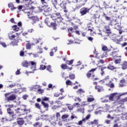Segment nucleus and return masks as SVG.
I'll use <instances>...</instances> for the list:
<instances>
[{"label":"nucleus","instance_id":"nucleus-40","mask_svg":"<svg viewBox=\"0 0 127 127\" xmlns=\"http://www.w3.org/2000/svg\"><path fill=\"white\" fill-rule=\"evenodd\" d=\"M35 107L38 110H41V106L38 103H36L35 104Z\"/></svg>","mask_w":127,"mask_h":127},{"label":"nucleus","instance_id":"nucleus-44","mask_svg":"<svg viewBox=\"0 0 127 127\" xmlns=\"http://www.w3.org/2000/svg\"><path fill=\"white\" fill-rule=\"evenodd\" d=\"M17 123L19 126H22L24 124V120H19Z\"/></svg>","mask_w":127,"mask_h":127},{"label":"nucleus","instance_id":"nucleus-28","mask_svg":"<svg viewBox=\"0 0 127 127\" xmlns=\"http://www.w3.org/2000/svg\"><path fill=\"white\" fill-rule=\"evenodd\" d=\"M91 126H98L99 125V120H94L93 121L90 122Z\"/></svg>","mask_w":127,"mask_h":127},{"label":"nucleus","instance_id":"nucleus-27","mask_svg":"<svg viewBox=\"0 0 127 127\" xmlns=\"http://www.w3.org/2000/svg\"><path fill=\"white\" fill-rule=\"evenodd\" d=\"M57 51V47H54V48L52 49L51 50V52L50 53V56H53L54 55V52H56Z\"/></svg>","mask_w":127,"mask_h":127},{"label":"nucleus","instance_id":"nucleus-36","mask_svg":"<svg viewBox=\"0 0 127 127\" xmlns=\"http://www.w3.org/2000/svg\"><path fill=\"white\" fill-rule=\"evenodd\" d=\"M5 107L8 108L7 110H11L12 108L14 107V105L13 104H9V105H6Z\"/></svg>","mask_w":127,"mask_h":127},{"label":"nucleus","instance_id":"nucleus-18","mask_svg":"<svg viewBox=\"0 0 127 127\" xmlns=\"http://www.w3.org/2000/svg\"><path fill=\"white\" fill-rule=\"evenodd\" d=\"M110 114L107 115V119H111V120H114V116H115V112L111 111H109Z\"/></svg>","mask_w":127,"mask_h":127},{"label":"nucleus","instance_id":"nucleus-64","mask_svg":"<svg viewBox=\"0 0 127 127\" xmlns=\"http://www.w3.org/2000/svg\"><path fill=\"white\" fill-rule=\"evenodd\" d=\"M10 21L12 23H14L15 24V23H15V22H14V18H11L10 20Z\"/></svg>","mask_w":127,"mask_h":127},{"label":"nucleus","instance_id":"nucleus-47","mask_svg":"<svg viewBox=\"0 0 127 127\" xmlns=\"http://www.w3.org/2000/svg\"><path fill=\"white\" fill-rule=\"evenodd\" d=\"M41 1L44 6H45L46 7H48V5L47 4V3H46V2H45V0H41Z\"/></svg>","mask_w":127,"mask_h":127},{"label":"nucleus","instance_id":"nucleus-2","mask_svg":"<svg viewBox=\"0 0 127 127\" xmlns=\"http://www.w3.org/2000/svg\"><path fill=\"white\" fill-rule=\"evenodd\" d=\"M5 101L6 103H10L16 100V95L13 94H10V93H6L4 95Z\"/></svg>","mask_w":127,"mask_h":127},{"label":"nucleus","instance_id":"nucleus-43","mask_svg":"<svg viewBox=\"0 0 127 127\" xmlns=\"http://www.w3.org/2000/svg\"><path fill=\"white\" fill-rule=\"evenodd\" d=\"M29 63H30V65L31 64V66H33V67H34V68H35V67H36V63L33 61H29Z\"/></svg>","mask_w":127,"mask_h":127},{"label":"nucleus","instance_id":"nucleus-51","mask_svg":"<svg viewBox=\"0 0 127 127\" xmlns=\"http://www.w3.org/2000/svg\"><path fill=\"white\" fill-rule=\"evenodd\" d=\"M40 69H41V70H45V69H46V66L42 64L40 65Z\"/></svg>","mask_w":127,"mask_h":127},{"label":"nucleus","instance_id":"nucleus-12","mask_svg":"<svg viewBox=\"0 0 127 127\" xmlns=\"http://www.w3.org/2000/svg\"><path fill=\"white\" fill-rule=\"evenodd\" d=\"M50 11H51L50 8L44 9V15H45V16H49V17H51V15H52V14H50Z\"/></svg>","mask_w":127,"mask_h":127},{"label":"nucleus","instance_id":"nucleus-42","mask_svg":"<svg viewBox=\"0 0 127 127\" xmlns=\"http://www.w3.org/2000/svg\"><path fill=\"white\" fill-rule=\"evenodd\" d=\"M74 102L80 103V102H82V99L79 97H76L74 99Z\"/></svg>","mask_w":127,"mask_h":127},{"label":"nucleus","instance_id":"nucleus-61","mask_svg":"<svg viewBox=\"0 0 127 127\" xmlns=\"http://www.w3.org/2000/svg\"><path fill=\"white\" fill-rule=\"evenodd\" d=\"M120 83L121 84H125V83H126V80L125 79H122L120 80Z\"/></svg>","mask_w":127,"mask_h":127},{"label":"nucleus","instance_id":"nucleus-14","mask_svg":"<svg viewBox=\"0 0 127 127\" xmlns=\"http://www.w3.org/2000/svg\"><path fill=\"white\" fill-rule=\"evenodd\" d=\"M111 56H112L113 59H118V58H121L122 57L119 55L117 51L113 52L111 54Z\"/></svg>","mask_w":127,"mask_h":127},{"label":"nucleus","instance_id":"nucleus-57","mask_svg":"<svg viewBox=\"0 0 127 127\" xmlns=\"http://www.w3.org/2000/svg\"><path fill=\"white\" fill-rule=\"evenodd\" d=\"M20 56L21 57H23V56H24V52H23V51H21L20 52Z\"/></svg>","mask_w":127,"mask_h":127},{"label":"nucleus","instance_id":"nucleus-30","mask_svg":"<svg viewBox=\"0 0 127 127\" xmlns=\"http://www.w3.org/2000/svg\"><path fill=\"white\" fill-rule=\"evenodd\" d=\"M122 69L123 70H126V69H127V62H124L123 64H121Z\"/></svg>","mask_w":127,"mask_h":127},{"label":"nucleus","instance_id":"nucleus-7","mask_svg":"<svg viewBox=\"0 0 127 127\" xmlns=\"http://www.w3.org/2000/svg\"><path fill=\"white\" fill-rule=\"evenodd\" d=\"M91 8H92V7L88 8V7H86L81 8L79 11V13H80L81 16L86 15V14H87V13H89V12H90V10H91Z\"/></svg>","mask_w":127,"mask_h":127},{"label":"nucleus","instance_id":"nucleus-34","mask_svg":"<svg viewBox=\"0 0 127 127\" xmlns=\"http://www.w3.org/2000/svg\"><path fill=\"white\" fill-rule=\"evenodd\" d=\"M115 68H116V66L114 65H112V64H110L108 66H107V69H109V70H111L112 71H114Z\"/></svg>","mask_w":127,"mask_h":127},{"label":"nucleus","instance_id":"nucleus-4","mask_svg":"<svg viewBox=\"0 0 127 127\" xmlns=\"http://www.w3.org/2000/svg\"><path fill=\"white\" fill-rule=\"evenodd\" d=\"M16 36L14 35L9 36L10 40H13V41L11 42V44L13 46H16V45H17V43L19 42V36H18L19 34L16 33Z\"/></svg>","mask_w":127,"mask_h":127},{"label":"nucleus","instance_id":"nucleus-6","mask_svg":"<svg viewBox=\"0 0 127 127\" xmlns=\"http://www.w3.org/2000/svg\"><path fill=\"white\" fill-rule=\"evenodd\" d=\"M97 68H92L86 74V76L87 78H90V77H92V79H93V81H97V80H99V78L95 77V74H94V72L95 71L97 70Z\"/></svg>","mask_w":127,"mask_h":127},{"label":"nucleus","instance_id":"nucleus-50","mask_svg":"<svg viewBox=\"0 0 127 127\" xmlns=\"http://www.w3.org/2000/svg\"><path fill=\"white\" fill-rule=\"evenodd\" d=\"M69 78L70 79V80H74L75 78V75L71 74L69 75Z\"/></svg>","mask_w":127,"mask_h":127},{"label":"nucleus","instance_id":"nucleus-58","mask_svg":"<svg viewBox=\"0 0 127 127\" xmlns=\"http://www.w3.org/2000/svg\"><path fill=\"white\" fill-rule=\"evenodd\" d=\"M74 119H78V117H77V116H74L72 115L70 117V120L73 121V120H74Z\"/></svg>","mask_w":127,"mask_h":127},{"label":"nucleus","instance_id":"nucleus-33","mask_svg":"<svg viewBox=\"0 0 127 127\" xmlns=\"http://www.w3.org/2000/svg\"><path fill=\"white\" fill-rule=\"evenodd\" d=\"M102 51H104V52H107L108 51H110V50L108 48V47L104 45L102 48Z\"/></svg>","mask_w":127,"mask_h":127},{"label":"nucleus","instance_id":"nucleus-60","mask_svg":"<svg viewBox=\"0 0 127 127\" xmlns=\"http://www.w3.org/2000/svg\"><path fill=\"white\" fill-rule=\"evenodd\" d=\"M28 33H32V32H34V30L33 29H30L28 30Z\"/></svg>","mask_w":127,"mask_h":127},{"label":"nucleus","instance_id":"nucleus-29","mask_svg":"<svg viewBox=\"0 0 127 127\" xmlns=\"http://www.w3.org/2000/svg\"><path fill=\"white\" fill-rule=\"evenodd\" d=\"M107 87H109L110 88H115V84L112 81H110L108 83L106 84Z\"/></svg>","mask_w":127,"mask_h":127},{"label":"nucleus","instance_id":"nucleus-21","mask_svg":"<svg viewBox=\"0 0 127 127\" xmlns=\"http://www.w3.org/2000/svg\"><path fill=\"white\" fill-rule=\"evenodd\" d=\"M113 72L115 73V74H119V73H121V72H122V68L121 67H115V68H114Z\"/></svg>","mask_w":127,"mask_h":127},{"label":"nucleus","instance_id":"nucleus-45","mask_svg":"<svg viewBox=\"0 0 127 127\" xmlns=\"http://www.w3.org/2000/svg\"><path fill=\"white\" fill-rule=\"evenodd\" d=\"M66 106H67V108L68 110H69V111H72V110H73V106H72V105L67 104H66Z\"/></svg>","mask_w":127,"mask_h":127},{"label":"nucleus","instance_id":"nucleus-13","mask_svg":"<svg viewBox=\"0 0 127 127\" xmlns=\"http://www.w3.org/2000/svg\"><path fill=\"white\" fill-rule=\"evenodd\" d=\"M37 49H38V50H39V52H38L37 53V54H33V56H34V57L35 58H36V57H39V56H38L39 54H42V53H43V51H42L43 49H42V48H41V46H38L37 47Z\"/></svg>","mask_w":127,"mask_h":127},{"label":"nucleus","instance_id":"nucleus-49","mask_svg":"<svg viewBox=\"0 0 127 127\" xmlns=\"http://www.w3.org/2000/svg\"><path fill=\"white\" fill-rule=\"evenodd\" d=\"M47 70L49 71V72H52V69H51V65H48L47 66Z\"/></svg>","mask_w":127,"mask_h":127},{"label":"nucleus","instance_id":"nucleus-17","mask_svg":"<svg viewBox=\"0 0 127 127\" xmlns=\"http://www.w3.org/2000/svg\"><path fill=\"white\" fill-rule=\"evenodd\" d=\"M21 65L23 67H26V68H28L29 66H30V63L27 61H24L21 63Z\"/></svg>","mask_w":127,"mask_h":127},{"label":"nucleus","instance_id":"nucleus-9","mask_svg":"<svg viewBox=\"0 0 127 127\" xmlns=\"http://www.w3.org/2000/svg\"><path fill=\"white\" fill-rule=\"evenodd\" d=\"M29 19L31 20L32 24H34V23H36V22L39 21V18H38L37 16H32L29 17Z\"/></svg>","mask_w":127,"mask_h":127},{"label":"nucleus","instance_id":"nucleus-59","mask_svg":"<svg viewBox=\"0 0 127 127\" xmlns=\"http://www.w3.org/2000/svg\"><path fill=\"white\" fill-rule=\"evenodd\" d=\"M73 43H74V41L73 40H69L67 44L68 45H69V44H73Z\"/></svg>","mask_w":127,"mask_h":127},{"label":"nucleus","instance_id":"nucleus-25","mask_svg":"<svg viewBox=\"0 0 127 127\" xmlns=\"http://www.w3.org/2000/svg\"><path fill=\"white\" fill-rule=\"evenodd\" d=\"M103 112H108V110H110V106L108 104H105L102 108Z\"/></svg>","mask_w":127,"mask_h":127},{"label":"nucleus","instance_id":"nucleus-8","mask_svg":"<svg viewBox=\"0 0 127 127\" xmlns=\"http://www.w3.org/2000/svg\"><path fill=\"white\" fill-rule=\"evenodd\" d=\"M91 118V115H88L85 118H83L82 119V120H80L77 123V125L78 126H82L83 125V123H86L88 120H90V118Z\"/></svg>","mask_w":127,"mask_h":127},{"label":"nucleus","instance_id":"nucleus-37","mask_svg":"<svg viewBox=\"0 0 127 127\" xmlns=\"http://www.w3.org/2000/svg\"><path fill=\"white\" fill-rule=\"evenodd\" d=\"M41 104L44 106V108H47L49 107V105L48 103H45L44 101H42Z\"/></svg>","mask_w":127,"mask_h":127},{"label":"nucleus","instance_id":"nucleus-20","mask_svg":"<svg viewBox=\"0 0 127 127\" xmlns=\"http://www.w3.org/2000/svg\"><path fill=\"white\" fill-rule=\"evenodd\" d=\"M76 93L77 94V95H79L81 97H82V96H84V95L83 94H84V93H85V91L84 90L82 89H78Z\"/></svg>","mask_w":127,"mask_h":127},{"label":"nucleus","instance_id":"nucleus-11","mask_svg":"<svg viewBox=\"0 0 127 127\" xmlns=\"http://www.w3.org/2000/svg\"><path fill=\"white\" fill-rule=\"evenodd\" d=\"M68 64H62L61 65V68H62V69L63 70H67L68 71H71V70L73 69V67H69L68 65Z\"/></svg>","mask_w":127,"mask_h":127},{"label":"nucleus","instance_id":"nucleus-5","mask_svg":"<svg viewBox=\"0 0 127 127\" xmlns=\"http://www.w3.org/2000/svg\"><path fill=\"white\" fill-rule=\"evenodd\" d=\"M45 22L49 27H53L54 29H56V23H54V20L51 17H47L45 20Z\"/></svg>","mask_w":127,"mask_h":127},{"label":"nucleus","instance_id":"nucleus-3","mask_svg":"<svg viewBox=\"0 0 127 127\" xmlns=\"http://www.w3.org/2000/svg\"><path fill=\"white\" fill-rule=\"evenodd\" d=\"M15 112L19 114L20 116H22V115H27L30 113V109H27L25 106H23L20 108H18L15 110Z\"/></svg>","mask_w":127,"mask_h":127},{"label":"nucleus","instance_id":"nucleus-39","mask_svg":"<svg viewBox=\"0 0 127 127\" xmlns=\"http://www.w3.org/2000/svg\"><path fill=\"white\" fill-rule=\"evenodd\" d=\"M31 46H33V45H32V44H30V43L26 44V49H30L31 48Z\"/></svg>","mask_w":127,"mask_h":127},{"label":"nucleus","instance_id":"nucleus-24","mask_svg":"<svg viewBox=\"0 0 127 127\" xmlns=\"http://www.w3.org/2000/svg\"><path fill=\"white\" fill-rule=\"evenodd\" d=\"M8 6L9 8H10L11 10H14V9H16V7H14V5L12 3H8Z\"/></svg>","mask_w":127,"mask_h":127},{"label":"nucleus","instance_id":"nucleus-32","mask_svg":"<svg viewBox=\"0 0 127 127\" xmlns=\"http://www.w3.org/2000/svg\"><path fill=\"white\" fill-rule=\"evenodd\" d=\"M115 98H116V93H113L110 96L109 100H110V101H114L115 100H114V99H115Z\"/></svg>","mask_w":127,"mask_h":127},{"label":"nucleus","instance_id":"nucleus-48","mask_svg":"<svg viewBox=\"0 0 127 127\" xmlns=\"http://www.w3.org/2000/svg\"><path fill=\"white\" fill-rule=\"evenodd\" d=\"M69 118V115H63L62 116V120H65V119H68Z\"/></svg>","mask_w":127,"mask_h":127},{"label":"nucleus","instance_id":"nucleus-26","mask_svg":"<svg viewBox=\"0 0 127 127\" xmlns=\"http://www.w3.org/2000/svg\"><path fill=\"white\" fill-rule=\"evenodd\" d=\"M12 28L13 30L15 32H17L19 31L20 30V27H17V25H14L12 26Z\"/></svg>","mask_w":127,"mask_h":127},{"label":"nucleus","instance_id":"nucleus-63","mask_svg":"<svg viewBox=\"0 0 127 127\" xmlns=\"http://www.w3.org/2000/svg\"><path fill=\"white\" fill-rule=\"evenodd\" d=\"M127 46V42H124L121 45L122 47H125V46Z\"/></svg>","mask_w":127,"mask_h":127},{"label":"nucleus","instance_id":"nucleus-52","mask_svg":"<svg viewBox=\"0 0 127 127\" xmlns=\"http://www.w3.org/2000/svg\"><path fill=\"white\" fill-rule=\"evenodd\" d=\"M38 92L39 94H43V93H44V90L41 89V88H39L38 89Z\"/></svg>","mask_w":127,"mask_h":127},{"label":"nucleus","instance_id":"nucleus-31","mask_svg":"<svg viewBox=\"0 0 127 127\" xmlns=\"http://www.w3.org/2000/svg\"><path fill=\"white\" fill-rule=\"evenodd\" d=\"M114 60L115 64H120V63H121L122 61V59H121V58H119L118 59H114Z\"/></svg>","mask_w":127,"mask_h":127},{"label":"nucleus","instance_id":"nucleus-41","mask_svg":"<svg viewBox=\"0 0 127 127\" xmlns=\"http://www.w3.org/2000/svg\"><path fill=\"white\" fill-rule=\"evenodd\" d=\"M65 84L67 86H71L72 85L73 83H72V81H71V80H67L65 81Z\"/></svg>","mask_w":127,"mask_h":127},{"label":"nucleus","instance_id":"nucleus-55","mask_svg":"<svg viewBox=\"0 0 127 127\" xmlns=\"http://www.w3.org/2000/svg\"><path fill=\"white\" fill-rule=\"evenodd\" d=\"M127 35H124L122 36V39L124 40V41H127Z\"/></svg>","mask_w":127,"mask_h":127},{"label":"nucleus","instance_id":"nucleus-15","mask_svg":"<svg viewBox=\"0 0 127 127\" xmlns=\"http://www.w3.org/2000/svg\"><path fill=\"white\" fill-rule=\"evenodd\" d=\"M57 122H58V120L55 117V115H54L51 118L50 123H51L52 125H56Z\"/></svg>","mask_w":127,"mask_h":127},{"label":"nucleus","instance_id":"nucleus-46","mask_svg":"<svg viewBox=\"0 0 127 127\" xmlns=\"http://www.w3.org/2000/svg\"><path fill=\"white\" fill-rule=\"evenodd\" d=\"M86 106H88L87 101H83L81 102V105L80 106V107H86Z\"/></svg>","mask_w":127,"mask_h":127},{"label":"nucleus","instance_id":"nucleus-19","mask_svg":"<svg viewBox=\"0 0 127 127\" xmlns=\"http://www.w3.org/2000/svg\"><path fill=\"white\" fill-rule=\"evenodd\" d=\"M67 59L66 58H64L63 59V60L64 62H65L66 64H67L69 66L70 65H72L73 63H74V60H71L70 61L66 60Z\"/></svg>","mask_w":127,"mask_h":127},{"label":"nucleus","instance_id":"nucleus-53","mask_svg":"<svg viewBox=\"0 0 127 127\" xmlns=\"http://www.w3.org/2000/svg\"><path fill=\"white\" fill-rule=\"evenodd\" d=\"M62 7L64 9V12H68V10L66 9V6L63 4V6H62Z\"/></svg>","mask_w":127,"mask_h":127},{"label":"nucleus","instance_id":"nucleus-22","mask_svg":"<svg viewBox=\"0 0 127 127\" xmlns=\"http://www.w3.org/2000/svg\"><path fill=\"white\" fill-rule=\"evenodd\" d=\"M95 90H97V91L99 92H102V91L103 90V86L100 85H97L96 86H95Z\"/></svg>","mask_w":127,"mask_h":127},{"label":"nucleus","instance_id":"nucleus-16","mask_svg":"<svg viewBox=\"0 0 127 127\" xmlns=\"http://www.w3.org/2000/svg\"><path fill=\"white\" fill-rule=\"evenodd\" d=\"M99 68L100 69L101 71L100 74L101 76H104V75H105V71H104V70H105V69H107V67L103 66V65H99Z\"/></svg>","mask_w":127,"mask_h":127},{"label":"nucleus","instance_id":"nucleus-62","mask_svg":"<svg viewBox=\"0 0 127 127\" xmlns=\"http://www.w3.org/2000/svg\"><path fill=\"white\" fill-rule=\"evenodd\" d=\"M106 33H111V29H110V28L106 29Z\"/></svg>","mask_w":127,"mask_h":127},{"label":"nucleus","instance_id":"nucleus-10","mask_svg":"<svg viewBox=\"0 0 127 127\" xmlns=\"http://www.w3.org/2000/svg\"><path fill=\"white\" fill-rule=\"evenodd\" d=\"M39 43L40 44V46L42 47V45L43 44V41L42 38H39L35 39V43H32V45H37V44Z\"/></svg>","mask_w":127,"mask_h":127},{"label":"nucleus","instance_id":"nucleus-54","mask_svg":"<svg viewBox=\"0 0 127 127\" xmlns=\"http://www.w3.org/2000/svg\"><path fill=\"white\" fill-rule=\"evenodd\" d=\"M98 63V64H104L105 63V61L103 60H99Z\"/></svg>","mask_w":127,"mask_h":127},{"label":"nucleus","instance_id":"nucleus-35","mask_svg":"<svg viewBox=\"0 0 127 127\" xmlns=\"http://www.w3.org/2000/svg\"><path fill=\"white\" fill-rule=\"evenodd\" d=\"M7 112L10 116H13L14 115V113L11 109H7Z\"/></svg>","mask_w":127,"mask_h":127},{"label":"nucleus","instance_id":"nucleus-38","mask_svg":"<svg viewBox=\"0 0 127 127\" xmlns=\"http://www.w3.org/2000/svg\"><path fill=\"white\" fill-rule=\"evenodd\" d=\"M55 117H56V118L58 119V121H59L61 117V115H60V113L59 112L56 113Z\"/></svg>","mask_w":127,"mask_h":127},{"label":"nucleus","instance_id":"nucleus-1","mask_svg":"<svg viewBox=\"0 0 127 127\" xmlns=\"http://www.w3.org/2000/svg\"><path fill=\"white\" fill-rule=\"evenodd\" d=\"M51 18H53L54 23H56V27L57 25L60 24V23H62L63 21V19L61 16L60 12H57L56 10H55V13H53L52 15H51Z\"/></svg>","mask_w":127,"mask_h":127},{"label":"nucleus","instance_id":"nucleus-23","mask_svg":"<svg viewBox=\"0 0 127 127\" xmlns=\"http://www.w3.org/2000/svg\"><path fill=\"white\" fill-rule=\"evenodd\" d=\"M87 101L88 103H92V102L95 101V98H94L93 96L90 95L89 97H87Z\"/></svg>","mask_w":127,"mask_h":127},{"label":"nucleus","instance_id":"nucleus-56","mask_svg":"<svg viewBox=\"0 0 127 127\" xmlns=\"http://www.w3.org/2000/svg\"><path fill=\"white\" fill-rule=\"evenodd\" d=\"M0 45H2L3 47L6 48V44H5V43H3L2 42H0Z\"/></svg>","mask_w":127,"mask_h":127}]
</instances>
